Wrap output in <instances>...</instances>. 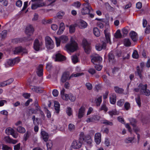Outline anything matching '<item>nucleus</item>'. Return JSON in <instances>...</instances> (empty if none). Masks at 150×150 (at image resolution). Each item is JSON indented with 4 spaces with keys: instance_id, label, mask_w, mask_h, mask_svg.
<instances>
[{
    "instance_id": "56",
    "label": "nucleus",
    "mask_w": 150,
    "mask_h": 150,
    "mask_svg": "<svg viewBox=\"0 0 150 150\" xmlns=\"http://www.w3.org/2000/svg\"><path fill=\"white\" fill-rule=\"evenodd\" d=\"M124 106L125 108L127 110H129L130 107V104L128 102H126L125 103Z\"/></svg>"
},
{
    "instance_id": "13",
    "label": "nucleus",
    "mask_w": 150,
    "mask_h": 150,
    "mask_svg": "<svg viewBox=\"0 0 150 150\" xmlns=\"http://www.w3.org/2000/svg\"><path fill=\"white\" fill-rule=\"evenodd\" d=\"M81 146V144L79 141L74 140L73 141L72 144V146L73 148L75 149H77L80 148Z\"/></svg>"
},
{
    "instance_id": "3",
    "label": "nucleus",
    "mask_w": 150,
    "mask_h": 150,
    "mask_svg": "<svg viewBox=\"0 0 150 150\" xmlns=\"http://www.w3.org/2000/svg\"><path fill=\"white\" fill-rule=\"evenodd\" d=\"M66 50L69 52H73L76 50L78 48L77 44L76 42L72 40V38L70 43L67 44L65 46Z\"/></svg>"
},
{
    "instance_id": "62",
    "label": "nucleus",
    "mask_w": 150,
    "mask_h": 150,
    "mask_svg": "<svg viewBox=\"0 0 150 150\" xmlns=\"http://www.w3.org/2000/svg\"><path fill=\"white\" fill-rule=\"evenodd\" d=\"M21 144L19 143L14 146V150H19L20 149Z\"/></svg>"
},
{
    "instance_id": "53",
    "label": "nucleus",
    "mask_w": 150,
    "mask_h": 150,
    "mask_svg": "<svg viewBox=\"0 0 150 150\" xmlns=\"http://www.w3.org/2000/svg\"><path fill=\"white\" fill-rule=\"evenodd\" d=\"M69 99L71 101L74 102L76 100V97L72 94L71 93L69 94Z\"/></svg>"
},
{
    "instance_id": "63",
    "label": "nucleus",
    "mask_w": 150,
    "mask_h": 150,
    "mask_svg": "<svg viewBox=\"0 0 150 150\" xmlns=\"http://www.w3.org/2000/svg\"><path fill=\"white\" fill-rule=\"evenodd\" d=\"M62 99L65 100H67L69 99V94H65L63 95H62Z\"/></svg>"
},
{
    "instance_id": "18",
    "label": "nucleus",
    "mask_w": 150,
    "mask_h": 150,
    "mask_svg": "<svg viewBox=\"0 0 150 150\" xmlns=\"http://www.w3.org/2000/svg\"><path fill=\"white\" fill-rule=\"evenodd\" d=\"M30 88L33 91L38 93H41L42 92V90L40 87L31 86H30Z\"/></svg>"
},
{
    "instance_id": "42",
    "label": "nucleus",
    "mask_w": 150,
    "mask_h": 150,
    "mask_svg": "<svg viewBox=\"0 0 150 150\" xmlns=\"http://www.w3.org/2000/svg\"><path fill=\"white\" fill-rule=\"evenodd\" d=\"M7 30H4L2 31L1 34V36L2 39H4L6 37L7 34Z\"/></svg>"
},
{
    "instance_id": "45",
    "label": "nucleus",
    "mask_w": 150,
    "mask_h": 150,
    "mask_svg": "<svg viewBox=\"0 0 150 150\" xmlns=\"http://www.w3.org/2000/svg\"><path fill=\"white\" fill-rule=\"evenodd\" d=\"M124 44L126 46H129L130 45L131 43L129 39H125L124 40Z\"/></svg>"
},
{
    "instance_id": "25",
    "label": "nucleus",
    "mask_w": 150,
    "mask_h": 150,
    "mask_svg": "<svg viewBox=\"0 0 150 150\" xmlns=\"http://www.w3.org/2000/svg\"><path fill=\"white\" fill-rule=\"evenodd\" d=\"M14 132V130L11 127L6 128L5 130V132L7 135H11Z\"/></svg>"
},
{
    "instance_id": "24",
    "label": "nucleus",
    "mask_w": 150,
    "mask_h": 150,
    "mask_svg": "<svg viewBox=\"0 0 150 150\" xmlns=\"http://www.w3.org/2000/svg\"><path fill=\"white\" fill-rule=\"evenodd\" d=\"M54 106L56 111L57 113H59L60 109V104L57 101H55L54 103Z\"/></svg>"
},
{
    "instance_id": "11",
    "label": "nucleus",
    "mask_w": 150,
    "mask_h": 150,
    "mask_svg": "<svg viewBox=\"0 0 150 150\" xmlns=\"http://www.w3.org/2000/svg\"><path fill=\"white\" fill-rule=\"evenodd\" d=\"M143 71V69L140 68L139 66H137L136 67V71L135 72V74L136 75L139 76L141 79H142L143 78V76L142 74Z\"/></svg>"
},
{
    "instance_id": "23",
    "label": "nucleus",
    "mask_w": 150,
    "mask_h": 150,
    "mask_svg": "<svg viewBox=\"0 0 150 150\" xmlns=\"http://www.w3.org/2000/svg\"><path fill=\"white\" fill-rule=\"evenodd\" d=\"M37 74L39 76H41L43 74V69L42 65H40L38 67V70L37 71Z\"/></svg>"
},
{
    "instance_id": "47",
    "label": "nucleus",
    "mask_w": 150,
    "mask_h": 150,
    "mask_svg": "<svg viewBox=\"0 0 150 150\" xmlns=\"http://www.w3.org/2000/svg\"><path fill=\"white\" fill-rule=\"evenodd\" d=\"M22 40L21 38H15L12 40V42L14 43H17L22 42Z\"/></svg>"
},
{
    "instance_id": "6",
    "label": "nucleus",
    "mask_w": 150,
    "mask_h": 150,
    "mask_svg": "<svg viewBox=\"0 0 150 150\" xmlns=\"http://www.w3.org/2000/svg\"><path fill=\"white\" fill-rule=\"evenodd\" d=\"M45 42L46 46L47 49L50 50L54 47L53 41L49 36H47L45 37Z\"/></svg>"
},
{
    "instance_id": "43",
    "label": "nucleus",
    "mask_w": 150,
    "mask_h": 150,
    "mask_svg": "<svg viewBox=\"0 0 150 150\" xmlns=\"http://www.w3.org/2000/svg\"><path fill=\"white\" fill-rule=\"evenodd\" d=\"M75 128V126L73 124L70 123L68 125V129L71 132L74 130Z\"/></svg>"
},
{
    "instance_id": "35",
    "label": "nucleus",
    "mask_w": 150,
    "mask_h": 150,
    "mask_svg": "<svg viewBox=\"0 0 150 150\" xmlns=\"http://www.w3.org/2000/svg\"><path fill=\"white\" fill-rule=\"evenodd\" d=\"M83 74V73H77L76 74H72L69 77L68 79H70L72 78L73 77H77L79 76H81Z\"/></svg>"
},
{
    "instance_id": "30",
    "label": "nucleus",
    "mask_w": 150,
    "mask_h": 150,
    "mask_svg": "<svg viewBox=\"0 0 150 150\" xmlns=\"http://www.w3.org/2000/svg\"><path fill=\"white\" fill-rule=\"evenodd\" d=\"M136 102L139 107L141 106V99L140 96L139 95L135 98Z\"/></svg>"
},
{
    "instance_id": "12",
    "label": "nucleus",
    "mask_w": 150,
    "mask_h": 150,
    "mask_svg": "<svg viewBox=\"0 0 150 150\" xmlns=\"http://www.w3.org/2000/svg\"><path fill=\"white\" fill-rule=\"evenodd\" d=\"M66 59V57L60 53L57 54L55 55V61H62Z\"/></svg>"
},
{
    "instance_id": "20",
    "label": "nucleus",
    "mask_w": 150,
    "mask_h": 150,
    "mask_svg": "<svg viewBox=\"0 0 150 150\" xmlns=\"http://www.w3.org/2000/svg\"><path fill=\"white\" fill-rule=\"evenodd\" d=\"M41 134L45 142H47L49 137L48 134L44 131H42Z\"/></svg>"
},
{
    "instance_id": "17",
    "label": "nucleus",
    "mask_w": 150,
    "mask_h": 150,
    "mask_svg": "<svg viewBox=\"0 0 150 150\" xmlns=\"http://www.w3.org/2000/svg\"><path fill=\"white\" fill-rule=\"evenodd\" d=\"M130 36L134 42L137 41V34L134 31L131 32L129 34Z\"/></svg>"
},
{
    "instance_id": "28",
    "label": "nucleus",
    "mask_w": 150,
    "mask_h": 150,
    "mask_svg": "<svg viewBox=\"0 0 150 150\" xmlns=\"http://www.w3.org/2000/svg\"><path fill=\"white\" fill-rule=\"evenodd\" d=\"M114 89L116 93H121L124 91V90L122 88H119L117 86L114 87Z\"/></svg>"
},
{
    "instance_id": "48",
    "label": "nucleus",
    "mask_w": 150,
    "mask_h": 150,
    "mask_svg": "<svg viewBox=\"0 0 150 150\" xmlns=\"http://www.w3.org/2000/svg\"><path fill=\"white\" fill-rule=\"evenodd\" d=\"M104 110L105 112H106L108 110V108L106 107L105 104H103L99 109V110L100 111L101 110Z\"/></svg>"
},
{
    "instance_id": "22",
    "label": "nucleus",
    "mask_w": 150,
    "mask_h": 150,
    "mask_svg": "<svg viewBox=\"0 0 150 150\" xmlns=\"http://www.w3.org/2000/svg\"><path fill=\"white\" fill-rule=\"evenodd\" d=\"M110 102L112 104H115L116 102V96L115 94L113 93L110 98Z\"/></svg>"
},
{
    "instance_id": "19",
    "label": "nucleus",
    "mask_w": 150,
    "mask_h": 150,
    "mask_svg": "<svg viewBox=\"0 0 150 150\" xmlns=\"http://www.w3.org/2000/svg\"><path fill=\"white\" fill-rule=\"evenodd\" d=\"M69 76V73L68 72L64 73L62 76L61 81L64 83L68 79Z\"/></svg>"
},
{
    "instance_id": "57",
    "label": "nucleus",
    "mask_w": 150,
    "mask_h": 150,
    "mask_svg": "<svg viewBox=\"0 0 150 150\" xmlns=\"http://www.w3.org/2000/svg\"><path fill=\"white\" fill-rule=\"evenodd\" d=\"M11 139H11L9 136H8L5 137L4 138V140L5 142L9 143H11Z\"/></svg>"
},
{
    "instance_id": "34",
    "label": "nucleus",
    "mask_w": 150,
    "mask_h": 150,
    "mask_svg": "<svg viewBox=\"0 0 150 150\" xmlns=\"http://www.w3.org/2000/svg\"><path fill=\"white\" fill-rule=\"evenodd\" d=\"M93 33L96 37H98L100 35V33L99 29L96 27H95L93 29Z\"/></svg>"
},
{
    "instance_id": "37",
    "label": "nucleus",
    "mask_w": 150,
    "mask_h": 150,
    "mask_svg": "<svg viewBox=\"0 0 150 150\" xmlns=\"http://www.w3.org/2000/svg\"><path fill=\"white\" fill-rule=\"evenodd\" d=\"M76 25H72L69 27V31L70 33L74 32L75 30Z\"/></svg>"
},
{
    "instance_id": "9",
    "label": "nucleus",
    "mask_w": 150,
    "mask_h": 150,
    "mask_svg": "<svg viewBox=\"0 0 150 150\" xmlns=\"http://www.w3.org/2000/svg\"><path fill=\"white\" fill-rule=\"evenodd\" d=\"M91 57V62L94 64H96V63L100 62L102 60L101 57L97 54L92 55Z\"/></svg>"
},
{
    "instance_id": "61",
    "label": "nucleus",
    "mask_w": 150,
    "mask_h": 150,
    "mask_svg": "<svg viewBox=\"0 0 150 150\" xmlns=\"http://www.w3.org/2000/svg\"><path fill=\"white\" fill-rule=\"evenodd\" d=\"M52 93L54 97H57L58 95L59 92L57 89H54L52 91Z\"/></svg>"
},
{
    "instance_id": "60",
    "label": "nucleus",
    "mask_w": 150,
    "mask_h": 150,
    "mask_svg": "<svg viewBox=\"0 0 150 150\" xmlns=\"http://www.w3.org/2000/svg\"><path fill=\"white\" fill-rule=\"evenodd\" d=\"M86 86L88 89L91 90L92 88V86L91 84L89 83H87L86 84Z\"/></svg>"
},
{
    "instance_id": "31",
    "label": "nucleus",
    "mask_w": 150,
    "mask_h": 150,
    "mask_svg": "<svg viewBox=\"0 0 150 150\" xmlns=\"http://www.w3.org/2000/svg\"><path fill=\"white\" fill-rule=\"evenodd\" d=\"M13 79H10L7 81H4L2 83V86H4L8 85H9L13 81Z\"/></svg>"
},
{
    "instance_id": "36",
    "label": "nucleus",
    "mask_w": 150,
    "mask_h": 150,
    "mask_svg": "<svg viewBox=\"0 0 150 150\" xmlns=\"http://www.w3.org/2000/svg\"><path fill=\"white\" fill-rule=\"evenodd\" d=\"M31 134V132L29 131H27L24 134V140L26 141L29 137Z\"/></svg>"
},
{
    "instance_id": "51",
    "label": "nucleus",
    "mask_w": 150,
    "mask_h": 150,
    "mask_svg": "<svg viewBox=\"0 0 150 150\" xmlns=\"http://www.w3.org/2000/svg\"><path fill=\"white\" fill-rule=\"evenodd\" d=\"M103 123L105 124L106 125H108L112 126L113 125V123L111 121H110L108 120H104L103 122Z\"/></svg>"
},
{
    "instance_id": "40",
    "label": "nucleus",
    "mask_w": 150,
    "mask_h": 150,
    "mask_svg": "<svg viewBox=\"0 0 150 150\" xmlns=\"http://www.w3.org/2000/svg\"><path fill=\"white\" fill-rule=\"evenodd\" d=\"M65 13L63 11H60L57 14V17L59 19H62Z\"/></svg>"
},
{
    "instance_id": "7",
    "label": "nucleus",
    "mask_w": 150,
    "mask_h": 150,
    "mask_svg": "<svg viewBox=\"0 0 150 150\" xmlns=\"http://www.w3.org/2000/svg\"><path fill=\"white\" fill-rule=\"evenodd\" d=\"M43 45V42L38 39H35L33 43V48L35 50L38 51Z\"/></svg>"
},
{
    "instance_id": "46",
    "label": "nucleus",
    "mask_w": 150,
    "mask_h": 150,
    "mask_svg": "<svg viewBox=\"0 0 150 150\" xmlns=\"http://www.w3.org/2000/svg\"><path fill=\"white\" fill-rule=\"evenodd\" d=\"M115 36L116 38H120L121 37L122 35L120 30H117L115 34Z\"/></svg>"
},
{
    "instance_id": "27",
    "label": "nucleus",
    "mask_w": 150,
    "mask_h": 150,
    "mask_svg": "<svg viewBox=\"0 0 150 150\" xmlns=\"http://www.w3.org/2000/svg\"><path fill=\"white\" fill-rule=\"evenodd\" d=\"M14 64V61H13V59H8L6 62V66L7 67H8V66H12Z\"/></svg>"
},
{
    "instance_id": "38",
    "label": "nucleus",
    "mask_w": 150,
    "mask_h": 150,
    "mask_svg": "<svg viewBox=\"0 0 150 150\" xmlns=\"http://www.w3.org/2000/svg\"><path fill=\"white\" fill-rule=\"evenodd\" d=\"M17 130L19 132L21 133H23L25 132V129L21 126H19L17 127Z\"/></svg>"
},
{
    "instance_id": "55",
    "label": "nucleus",
    "mask_w": 150,
    "mask_h": 150,
    "mask_svg": "<svg viewBox=\"0 0 150 150\" xmlns=\"http://www.w3.org/2000/svg\"><path fill=\"white\" fill-rule=\"evenodd\" d=\"M131 124L134 127H135L137 121L135 119L132 118L130 121Z\"/></svg>"
},
{
    "instance_id": "64",
    "label": "nucleus",
    "mask_w": 150,
    "mask_h": 150,
    "mask_svg": "<svg viewBox=\"0 0 150 150\" xmlns=\"http://www.w3.org/2000/svg\"><path fill=\"white\" fill-rule=\"evenodd\" d=\"M74 5L75 7L77 8H79L81 6V3L79 1H77L74 3Z\"/></svg>"
},
{
    "instance_id": "16",
    "label": "nucleus",
    "mask_w": 150,
    "mask_h": 150,
    "mask_svg": "<svg viewBox=\"0 0 150 150\" xmlns=\"http://www.w3.org/2000/svg\"><path fill=\"white\" fill-rule=\"evenodd\" d=\"M65 29V25L64 23L61 22L59 25V30L57 31V33L59 35L61 34L63 32Z\"/></svg>"
},
{
    "instance_id": "54",
    "label": "nucleus",
    "mask_w": 150,
    "mask_h": 150,
    "mask_svg": "<svg viewBox=\"0 0 150 150\" xmlns=\"http://www.w3.org/2000/svg\"><path fill=\"white\" fill-rule=\"evenodd\" d=\"M132 56L134 58L137 59L139 55L136 50H134Z\"/></svg>"
},
{
    "instance_id": "8",
    "label": "nucleus",
    "mask_w": 150,
    "mask_h": 150,
    "mask_svg": "<svg viewBox=\"0 0 150 150\" xmlns=\"http://www.w3.org/2000/svg\"><path fill=\"white\" fill-rule=\"evenodd\" d=\"M83 44L85 52L87 54H89L91 50L90 44L87 42L86 40L84 39L83 40Z\"/></svg>"
},
{
    "instance_id": "4",
    "label": "nucleus",
    "mask_w": 150,
    "mask_h": 150,
    "mask_svg": "<svg viewBox=\"0 0 150 150\" xmlns=\"http://www.w3.org/2000/svg\"><path fill=\"white\" fill-rule=\"evenodd\" d=\"M43 0H32V1L36 2L33 4L31 6L32 9L35 10L38 7H42L45 5V3L42 2Z\"/></svg>"
},
{
    "instance_id": "41",
    "label": "nucleus",
    "mask_w": 150,
    "mask_h": 150,
    "mask_svg": "<svg viewBox=\"0 0 150 150\" xmlns=\"http://www.w3.org/2000/svg\"><path fill=\"white\" fill-rule=\"evenodd\" d=\"M134 139L133 137H128L125 139L124 141L126 143L128 144L131 143Z\"/></svg>"
},
{
    "instance_id": "15",
    "label": "nucleus",
    "mask_w": 150,
    "mask_h": 150,
    "mask_svg": "<svg viewBox=\"0 0 150 150\" xmlns=\"http://www.w3.org/2000/svg\"><path fill=\"white\" fill-rule=\"evenodd\" d=\"M85 110V108L83 107H81L79 109L78 114V117L79 118H81L83 116Z\"/></svg>"
},
{
    "instance_id": "32",
    "label": "nucleus",
    "mask_w": 150,
    "mask_h": 150,
    "mask_svg": "<svg viewBox=\"0 0 150 150\" xmlns=\"http://www.w3.org/2000/svg\"><path fill=\"white\" fill-rule=\"evenodd\" d=\"M108 59L110 62L112 63L114 62V56L113 54L110 52L108 54Z\"/></svg>"
},
{
    "instance_id": "39",
    "label": "nucleus",
    "mask_w": 150,
    "mask_h": 150,
    "mask_svg": "<svg viewBox=\"0 0 150 150\" xmlns=\"http://www.w3.org/2000/svg\"><path fill=\"white\" fill-rule=\"evenodd\" d=\"M60 39V40L61 42L62 43H64L66 42L68 40V37L65 36H61Z\"/></svg>"
},
{
    "instance_id": "2",
    "label": "nucleus",
    "mask_w": 150,
    "mask_h": 150,
    "mask_svg": "<svg viewBox=\"0 0 150 150\" xmlns=\"http://www.w3.org/2000/svg\"><path fill=\"white\" fill-rule=\"evenodd\" d=\"M104 33L105 35L106 40L103 41L102 40L103 43L102 45L97 44L96 46V50L98 51H100L102 49H106V43L109 42L110 44L111 43L110 40V33H107V30H105L104 31Z\"/></svg>"
},
{
    "instance_id": "44",
    "label": "nucleus",
    "mask_w": 150,
    "mask_h": 150,
    "mask_svg": "<svg viewBox=\"0 0 150 150\" xmlns=\"http://www.w3.org/2000/svg\"><path fill=\"white\" fill-rule=\"evenodd\" d=\"M71 59L72 62L74 64H75L78 62V57L76 55H74L72 56L71 57Z\"/></svg>"
},
{
    "instance_id": "29",
    "label": "nucleus",
    "mask_w": 150,
    "mask_h": 150,
    "mask_svg": "<svg viewBox=\"0 0 150 150\" xmlns=\"http://www.w3.org/2000/svg\"><path fill=\"white\" fill-rule=\"evenodd\" d=\"M102 102V96H100L95 100V103L97 106H99Z\"/></svg>"
},
{
    "instance_id": "21",
    "label": "nucleus",
    "mask_w": 150,
    "mask_h": 150,
    "mask_svg": "<svg viewBox=\"0 0 150 150\" xmlns=\"http://www.w3.org/2000/svg\"><path fill=\"white\" fill-rule=\"evenodd\" d=\"M79 26L81 28H84L87 27V24L84 21L81 20L79 23Z\"/></svg>"
},
{
    "instance_id": "14",
    "label": "nucleus",
    "mask_w": 150,
    "mask_h": 150,
    "mask_svg": "<svg viewBox=\"0 0 150 150\" xmlns=\"http://www.w3.org/2000/svg\"><path fill=\"white\" fill-rule=\"evenodd\" d=\"M95 141L97 144H99L101 141V134L97 133L95 135Z\"/></svg>"
},
{
    "instance_id": "52",
    "label": "nucleus",
    "mask_w": 150,
    "mask_h": 150,
    "mask_svg": "<svg viewBox=\"0 0 150 150\" xmlns=\"http://www.w3.org/2000/svg\"><path fill=\"white\" fill-rule=\"evenodd\" d=\"M129 54L125 52L124 53V55H123V60H124L126 59H128L129 57Z\"/></svg>"
},
{
    "instance_id": "58",
    "label": "nucleus",
    "mask_w": 150,
    "mask_h": 150,
    "mask_svg": "<svg viewBox=\"0 0 150 150\" xmlns=\"http://www.w3.org/2000/svg\"><path fill=\"white\" fill-rule=\"evenodd\" d=\"M66 112L69 116H70L72 114V110L71 108L70 107L67 108Z\"/></svg>"
},
{
    "instance_id": "49",
    "label": "nucleus",
    "mask_w": 150,
    "mask_h": 150,
    "mask_svg": "<svg viewBox=\"0 0 150 150\" xmlns=\"http://www.w3.org/2000/svg\"><path fill=\"white\" fill-rule=\"evenodd\" d=\"M2 149L3 150H12V149L11 147L8 146L7 145L2 144Z\"/></svg>"
},
{
    "instance_id": "59",
    "label": "nucleus",
    "mask_w": 150,
    "mask_h": 150,
    "mask_svg": "<svg viewBox=\"0 0 150 150\" xmlns=\"http://www.w3.org/2000/svg\"><path fill=\"white\" fill-rule=\"evenodd\" d=\"M124 102V100L123 99H121L117 102V104L119 106H121L123 105Z\"/></svg>"
},
{
    "instance_id": "1",
    "label": "nucleus",
    "mask_w": 150,
    "mask_h": 150,
    "mask_svg": "<svg viewBox=\"0 0 150 150\" xmlns=\"http://www.w3.org/2000/svg\"><path fill=\"white\" fill-rule=\"evenodd\" d=\"M133 91L136 92H139L140 94L149 96L150 95V91L147 89V85L140 83L137 87L134 89Z\"/></svg>"
},
{
    "instance_id": "26",
    "label": "nucleus",
    "mask_w": 150,
    "mask_h": 150,
    "mask_svg": "<svg viewBox=\"0 0 150 150\" xmlns=\"http://www.w3.org/2000/svg\"><path fill=\"white\" fill-rule=\"evenodd\" d=\"M22 50V47H21L19 46L16 47L13 51V54H18L21 52Z\"/></svg>"
},
{
    "instance_id": "50",
    "label": "nucleus",
    "mask_w": 150,
    "mask_h": 150,
    "mask_svg": "<svg viewBox=\"0 0 150 150\" xmlns=\"http://www.w3.org/2000/svg\"><path fill=\"white\" fill-rule=\"evenodd\" d=\"M86 137V136L85 135L84 133L83 132H81L80 134L79 137L80 141L84 142Z\"/></svg>"
},
{
    "instance_id": "10",
    "label": "nucleus",
    "mask_w": 150,
    "mask_h": 150,
    "mask_svg": "<svg viewBox=\"0 0 150 150\" xmlns=\"http://www.w3.org/2000/svg\"><path fill=\"white\" fill-rule=\"evenodd\" d=\"M34 30L32 25H28L26 28L25 33L27 35L30 36L32 35L34 32Z\"/></svg>"
},
{
    "instance_id": "5",
    "label": "nucleus",
    "mask_w": 150,
    "mask_h": 150,
    "mask_svg": "<svg viewBox=\"0 0 150 150\" xmlns=\"http://www.w3.org/2000/svg\"><path fill=\"white\" fill-rule=\"evenodd\" d=\"M83 7L82 9L81 13L83 15L88 14L92 10L91 7L89 3H84L83 4Z\"/></svg>"
},
{
    "instance_id": "33",
    "label": "nucleus",
    "mask_w": 150,
    "mask_h": 150,
    "mask_svg": "<svg viewBox=\"0 0 150 150\" xmlns=\"http://www.w3.org/2000/svg\"><path fill=\"white\" fill-rule=\"evenodd\" d=\"M84 142H86L88 144H91L92 142V140L91 139V137L89 135H86Z\"/></svg>"
}]
</instances>
